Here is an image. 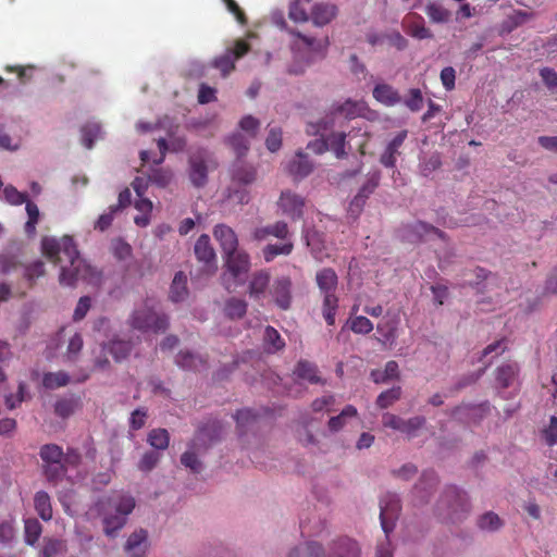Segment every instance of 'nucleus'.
Returning a JSON list of instances; mask_svg holds the SVG:
<instances>
[{
  "label": "nucleus",
  "mask_w": 557,
  "mask_h": 557,
  "mask_svg": "<svg viewBox=\"0 0 557 557\" xmlns=\"http://www.w3.org/2000/svg\"><path fill=\"white\" fill-rule=\"evenodd\" d=\"M44 255L54 264H60L59 282L63 286H75L78 280H88L94 269L79 256L71 236L60 239L45 236L41 239Z\"/></svg>",
  "instance_id": "f257e3e1"
},
{
  "label": "nucleus",
  "mask_w": 557,
  "mask_h": 557,
  "mask_svg": "<svg viewBox=\"0 0 557 557\" xmlns=\"http://www.w3.org/2000/svg\"><path fill=\"white\" fill-rule=\"evenodd\" d=\"M135 506V498L124 491H112L110 494L100 497L95 504V509L102 518L104 534L114 537L126 524L127 517Z\"/></svg>",
  "instance_id": "f03ea898"
},
{
  "label": "nucleus",
  "mask_w": 557,
  "mask_h": 557,
  "mask_svg": "<svg viewBox=\"0 0 557 557\" xmlns=\"http://www.w3.org/2000/svg\"><path fill=\"white\" fill-rule=\"evenodd\" d=\"M470 511L471 504L466 492L455 485L446 486L436 505L437 516L455 523L466 519Z\"/></svg>",
  "instance_id": "7ed1b4c3"
},
{
  "label": "nucleus",
  "mask_w": 557,
  "mask_h": 557,
  "mask_svg": "<svg viewBox=\"0 0 557 557\" xmlns=\"http://www.w3.org/2000/svg\"><path fill=\"white\" fill-rule=\"evenodd\" d=\"M257 178V170L253 165L237 160L231 169V183L226 188L228 199L244 205L249 201L247 187Z\"/></svg>",
  "instance_id": "20e7f679"
},
{
  "label": "nucleus",
  "mask_w": 557,
  "mask_h": 557,
  "mask_svg": "<svg viewBox=\"0 0 557 557\" xmlns=\"http://www.w3.org/2000/svg\"><path fill=\"white\" fill-rule=\"evenodd\" d=\"M359 554L357 542L343 537L335 543L332 557H360ZM288 557H324V548L317 542H308L304 546L294 548Z\"/></svg>",
  "instance_id": "39448f33"
},
{
  "label": "nucleus",
  "mask_w": 557,
  "mask_h": 557,
  "mask_svg": "<svg viewBox=\"0 0 557 557\" xmlns=\"http://www.w3.org/2000/svg\"><path fill=\"white\" fill-rule=\"evenodd\" d=\"M129 323L132 327L141 332L163 333L169 327V317L145 304L134 310Z\"/></svg>",
  "instance_id": "423d86ee"
},
{
  "label": "nucleus",
  "mask_w": 557,
  "mask_h": 557,
  "mask_svg": "<svg viewBox=\"0 0 557 557\" xmlns=\"http://www.w3.org/2000/svg\"><path fill=\"white\" fill-rule=\"evenodd\" d=\"M249 50L250 45L243 39H238L233 48H227L223 54L214 58L211 65L225 77L235 69V61L244 57Z\"/></svg>",
  "instance_id": "0eeeda50"
},
{
  "label": "nucleus",
  "mask_w": 557,
  "mask_h": 557,
  "mask_svg": "<svg viewBox=\"0 0 557 557\" xmlns=\"http://www.w3.org/2000/svg\"><path fill=\"white\" fill-rule=\"evenodd\" d=\"M401 510L400 499L395 493H386L380 500V520L384 533L389 534Z\"/></svg>",
  "instance_id": "6e6552de"
},
{
  "label": "nucleus",
  "mask_w": 557,
  "mask_h": 557,
  "mask_svg": "<svg viewBox=\"0 0 557 557\" xmlns=\"http://www.w3.org/2000/svg\"><path fill=\"white\" fill-rule=\"evenodd\" d=\"M293 282L289 276L276 277L269 288V293L275 306L287 311L293 302Z\"/></svg>",
  "instance_id": "1a4fd4ad"
},
{
  "label": "nucleus",
  "mask_w": 557,
  "mask_h": 557,
  "mask_svg": "<svg viewBox=\"0 0 557 557\" xmlns=\"http://www.w3.org/2000/svg\"><path fill=\"white\" fill-rule=\"evenodd\" d=\"M384 428H389L399 431L409 437L414 436L416 432L425 423L424 417H413L405 420L396 414L386 412L382 417Z\"/></svg>",
  "instance_id": "9d476101"
},
{
  "label": "nucleus",
  "mask_w": 557,
  "mask_h": 557,
  "mask_svg": "<svg viewBox=\"0 0 557 557\" xmlns=\"http://www.w3.org/2000/svg\"><path fill=\"white\" fill-rule=\"evenodd\" d=\"M305 205V198L289 189L283 190L277 200L282 213L294 221L302 218Z\"/></svg>",
  "instance_id": "9b49d317"
},
{
  "label": "nucleus",
  "mask_w": 557,
  "mask_h": 557,
  "mask_svg": "<svg viewBox=\"0 0 557 557\" xmlns=\"http://www.w3.org/2000/svg\"><path fill=\"white\" fill-rule=\"evenodd\" d=\"M438 484V478L433 470H425L412 490L414 505L428 504Z\"/></svg>",
  "instance_id": "f8f14e48"
},
{
  "label": "nucleus",
  "mask_w": 557,
  "mask_h": 557,
  "mask_svg": "<svg viewBox=\"0 0 557 557\" xmlns=\"http://www.w3.org/2000/svg\"><path fill=\"white\" fill-rule=\"evenodd\" d=\"M189 178L194 186L202 187L208 181L206 152L200 150L189 158Z\"/></svg>",
  "instance_id": "ddd939ff"
},
{
  "label": "nucleus",
  "mask_w": 557,
  "mask_h": 557,
  "mask_svg": "<svg viewBox=\"0 0 557 557\" xmlns=\"http://www.w3.org/2000/svg\"><path fill=\"white\" fill-rule=\"evenodd\" d=\"M289 35L294 37L293 44L295 46H302L312 52H322L330 44L327 36L317 37L314 35L302 33L297 28L295 30H289Z\"/></svg>",
  "instance_id": "4468645a"
},
{
  "label": "nucleus",
  "mask_w": 557,
  "mask_h": 557,
  "mask_svg": "<svg viewBox=\"0 0 557 557\" xmlns=\"http://www.w3.org/2000/svg\"><path fill=\"white\" fill-rule=\"evenodd\" d=\"M194 250L197 259L203 262L206 271L212 273L215 270V252L210 244V237L206 234L200 235Z\"/></svg>",
  "instance_id": "2eb2a0df"
},
{
  "label": "nucleus",
  "mask_w": 557,
  "mask_h": 557,
  "mask_svg": "<svg viewBox=\"0 0 557 557\" xmlns=\"http://www.w3.org/2000/svg\"><path fill=\"white\" fill-rule=\"evenodd\" d=\"M225 257L227 270L234 278H239L249 271L250 258L247 252L236 249L232 253H226Z\"/></svg>",
  "instance_id": "dca6fc26"
},
{
  "label": "nucleus",
  "mask_w": 557,
  "mask_h": 557,
  "mask_svg": "<svg viewBox=\"0 0 557 557\" xmlns=\"http://www.w3.org/2000/svg\"><path fill=\"white\" fill-rule=\"evenodd\" d=\"M270 272L268 270H259L251 274L248 284L249 297L253 300H260L264 297L265 290L270 288Z\"/></svg>",
  "instance_id": "f3484780"
},
{
  "label": "nucleus",
  "mask_w": 557,
  "mask_h": 557,
  "mask_svg": "<svg viewBox=\"0 0 557 557\" xmlns=\"http://www.w3.org/2000/svg\"><path fill=\"white\" fill-rule=\"evenodd\" d=\"M148 548V533L144 529L133 532L125 544V552L129 557H145Z\"/></svg>",
  "instance_id": "a211bd4d"
},
{
  "label": "nucleus",
  "mask_w": 557,
  "mask_h": 557,
  "mask_svg": "<svg viewBox=\"0 0 557 557\" xmlns=\"http://www.w3.org/2000/svg\"><path fill=\"white\" fill-rule=\"evenodd\" d=\"M337 15V7L331 3H315L310 12L313 25L323 27L330 24Z\"/></svg>",
  "instance_id": "6ab92c4d"
},
{
  "label": "nucleus",
  "mask_w": 557,
  "mask_h": 557,
  "mask_svg": "<svg viewBox=\"0 0 557 557\" xmlns=\"http://www.w3.org/2000/svg\"><path fill=\"white\" fill-rule=\"evenodd\" d=\"M213 235L220 243L221 248L226 253H232L237 249L238 239L235 232L225 224H219L214 227Z\"/></svg>",
  "instance_id": "aec40b11"
},
{
  "label": "nucleus",
  "mask_w": 557,
  "mask_h": 557,
  "mask_svg": "<svg viewBox=\"0 0 557 557\" xmlns=\"http://www.w3.org/2000/svg\"><path fill=\"white\" fill-rule=\"evenodd\" d=\"M407 138V131L399 132L387 145L385 151L381 154L380 162L386 168H395L398 149Z\"/></svg>",
  "instance_id": "412c9836"
},
{
  "label": "nucleus",
  "mask_w": 557,
  "mask_h": 557,
  "mask_svg": "<svg viewBox=\"0 0 557 557\" xmlns=\"http://www.w3.org/2000/svg\"><path fill=\"white\" fill-rule=\"evenodd\" d=\"M315 282L323 295L335 294L338 284V277L332 268H323L317 272Z\"/></svg>",
  "instance_id": "4be33fe9"
},
{
  "label": "nucleus",
  "mask_w": 557,
  "mask_h": 557,
  "mask_svg": "<svg viewBox=\"0 0 557 557\" xmlns=\"http://www.w3.org/2000/svg\"><path fill=\"white\" fill-rule=\"evenodd\" d=\"M373 97L376 101L386 107H393L401 101L399 92L388 84H377L373 89Z\"/></svg>",
  "instance_id": "5701e85b"
},
{
  "label": "nucleus",
  "mask_w": 557,
  "mask_h": 557,
  "mask_svg": "<svg viewBox=\"0 0 557 557\" xmlns=\"http://www.w3.org/2000/svg\"><path fill=\"white\" fill-rule=\"evenodd\" d=\"M313 170V164L308 156L298 151L295 158L288 164V172L295 178H304L308 176Z\"/></svg>",
  "instance_id": "b1692460"
},
{
  "label": "nucleus",
  "mask_w": 557,
  "mask_h": 557,
  "mask_svg": "<svg viewBox=\"0 0 557 557\" xmlns=\"http://www.w3.org/2000/svg\"><path fill=\"white\" fill-rule=\"evenodd\" d=\"M132 351V343L129 341L113 339L101 347V352L113 357L115 361H122L127 358Z\"/></svg>",
  "instance_id": "393cba45"
},
{
  "label": "nucleus",
  "mask_w": 557,
  "mask_h": 557,
  "mask_svg": "<svg viewBox=\"0 0 557 557\" xmlns=\"http://www.w3.org/2000/svg\"><path fill=\"white\" fill-rule=\"evenodd\" d=\"M532 17V14L522 11V10H515L511 14H509L500 24L499 34H510L519 26L527 23Z\"/></svg>",
  "instance_id": "a878e982"
},
{
  "label": "nucleus",
  "mask_w": 557,
  "mask_h": 557,
  "mask_svg": "<svg viewBox=\"0 0 557 557\" xmlns=\"http://www.w3.org/2000/svg\"><path fill=\"white\" fill-rule=\"evenodd\" d=\"M318 372V367L308 360L298 361L294 370V374L298 379L305 380L311 384H323L324 382L319 376Z\"/></svg>",
  "instance_id": "bb28decb"
},
{
  "label": "nucleus",
  "mask_w": 557,
  "mask_h": 557,
  "mask_svg": "<svg viewBox=\"0 0 557 557\" xmlns=\"http://www.w3.org/2000/svg\"><path fill=\"white\" fill-rule=\"evenodd\" d=\"M34 508L44 521H50L53 517L51 498L45 491L36 492L34 495Z\"/></svg>",
  "instance_id": "cd10ccee"
},
{
  "label": "nucleus",
  "mask_w": 557,
  "mask_h": 557,
  "mask_svg": "<svg viewBox=\"0 0 557 557\" xmlns=\"http://www.w3.org/2000/svg\"><path fill=\"white\" fill-rule=\"evenodd\" d=\"M188 296L187 289V276L182 272H177L174 275L170 287V299L173 302H181L185 300Z\"/></svg>",
  "instance_id": "c85d7f7f"
},
{
  "label": "nucleus",
  "mask_w": 557,
  "mask_h": 557,
  "mask_svg": "<svg viewBox=\"0 0 557 557\" xmlns=\"http://www.w3.org/2000/svg\"><path fill=\"white\" fill-rule=\"evenodd\" d=\"M519 368L517 363H506L496 369V383L502 388L509 387L517 374H518Z\"/></svg>",
  "instance_id": "c756f323"
},
{
  "label": "nucleus",
  "mask_w": 557,
  "mask_h": 557,
  "mask_svg": "<svg viewBox=\"0 0 557 557\" xmlns=\"http://www.w3.org/2000/svg\"><path fill=\"white\" fill-rule=\"evenodd\" d=\"M294 244L292 240H286L283 244H269L262 249V255L265 262L273 261L277 256H288L293 252Z\"/></svg>",
  "instance_id": "7c9ffc66"
},
{
  "label": "nucleus",
  "mask_w": 557,
  "mask_h": 557,
  "mask_svg": "<svg viewBox=\"0 0 557 557\" xmlns=\"http://www.w3.org/2000/svg\"><path fill=\"white\" fill-rule=\"evenodd\" d=\"M264 348L270 354H275L285 347V342L273 326H267L263 333Z\"/></svg>",
  "instance_id": "2f4dec72"
},
{
  "label": "nucleus",
  "mask_w": 557,
  "mask_h": 557,
  "mask_svg": "<svg viewBox=\"0 0 557 557\" xmlns=\"http://www.w3.org/2000/svg\"><path fill=\"white\" fill-rule=\"evenodd\" d=\"M176 363L183 369L199 371L200 369L205 368L206 360L200 356H196L189 351L182 350L176 356Z\"/></svg>",
  "instance_id": "473e14b6"
},
{
  "label": "nucleus",
  "mask_w": 557,
  "mask_h": 557,
  "mask_svg": "<svg viewBox=\"0 0 557 557\" xmlns=\"http://www.w3.org/2000/svg\"><path fill=\"white\" fill-rule=\"evenodd\" d=\"M42 533V525L36 518L24 520V541L27 545L34 546Z\"/></svg>",
  "instance_id": "72a5a7b5"
},
{
  "label": "nucleus",
  "mask_w": 557,
  "mask_h": 557,
  "mask_svg": "<svg viewBox=\"0 0 557 557\" xmlns=\"http://www.w3.org/2000/svg\"><path fill=\"white\" fill-rule=\"evenodd\" d=\"M71 381V376L64 371L47 372L42 376V386L47 389H55L66 386Z\"/></svg>",
  "instance_id": "f704fd0d"
},
{
  "label": "nucleus",
  "mask_w": 557,
  "mask_h": 557,
  "mask_svg": "<svg viewBox=\"0 0 557 557\" xmlns=\"http://www.w3.org/2000/svg\"><path fill=\"white\" fill-rule=\"evenodd\" d=\"M338 309V297L335 294L323 295L322 314L327 325L335 324V315Z\"/></svg>",
  "instance_id": "c9c22d12"
},
{
  "label": "nucleus",
  "mask_w": 557,
  "mask_h": 557,
  "mask_svg": "<svg viewBox=\"0 0 557 557\" xmlns=\"http://www.w3.org/2000/svg\"><path fill=\"white\" fill-rule=\"evenodd\" d=\"M247 307L246 300L231 297L224 305V312L230 319H242L247 312Z\"/></svg>",
  "instance_id": "e433bc0d"
},
{
  "label": "nucleus",
  "mask_w": 557,
  "mask_h": 557,
  "mask_svg": "<svg viewBox=\"0 0 557 557\" xmlns=\"http://www.w3.org/2000/svg\"><path fill=\"white\" fill-rule=\"evenodd\" d=\"M329 150L333 151L336 158L342 159L346 156V134L343 132L331 133L326 138Z\"/></svg>",
  "instance_id": "4c0bfd02"
},
{
  "label": "nucleus",
  "mask_w": 557,
  "mask_h": 557,
  "mask_svg": "<svg viewBox=\"0 0 557 557\" xmlns=\"http://www.w3.org/2000/svg\"><path fill=\"white\" fill-rule=\"evenodd\" d=\"M101 137V126L96 122H88L82 127V143L87 149H91L95 140Z\"/></svg>",
  "instance_id": "58836bf2"
},
{
  "label": "nucleus",
  "mask_w": 557,
  "mask_h": 557,
  "mask_svg": "<svg viewBox=\"0 0 557 557\" xmlns=\"http://www.w3.org/2000/svg\"><path fill=\"white\" fill-rule=\"evenodd\" d=\"M331 113L333 115H342L345 119H354L360 113V104L356 101L347 99L345 102L341 104H334L332 107Z\"/></svg>",
  "instance_id": "ea45409f"
},
{
  "label": "nucleus",
  "mask_w": 557,
  "mask_h": 557,
  "mask_svg": "<svg viewBox=\"0 0 557 557\" xmlns=\"http://www.w3.org/2000/svg\"><path fill=\"white\" fill-rule=\"evenodd\" d=\"M476 524L482 531L494 532L503 527V521L497 513L487 511L478 518Z\"/></svg>",
  "instance_id": "a19ab883"
},
{
  "label": "nucleus",
  "mask_w": 557,
  "mask_h": 557,
  "mask_svg": "<svg viewBox=\"0 0 557 557\" xmlns=\"http://www.w3.org/2000/svg\"><path fill=\"white\" fill-rule=\"evenodd\" d=\"M26 213H27V221L24 225V231L28 237H34L36 235V225L39 221V209L37 205L33 201L26 202Z\"/></svg>",
  "instance_id": "79ce46f5"
},
{
  "label": "nucleus",
  "mask_w": 557,
  "mask_h": 557,
  "mask_svg": "<svg viewBox=\"0 0 557 557\" xmlns=\"http://www.w3.org/2000/svg\"><path fill=\"white\" fill-rule=\"evenodd\" d=\"M147 442L156 449L164 450L170 444V434L165 429H153L149 432Z\"/></svg>",
  "instance_id": "37998d69"
},
{
  "label": "nucleus",
  "mask_w": 557,
  "mask_h": 557,
  "mask_svg": "<svg viewBox=\"0 0 557 557\" xmlns=\"http://www.w3.org/2000/svg\"><path fill=\"white\" fill-rule=\"evenodd\" d=\"M78 400L74 398H61L54 404V413L60 418H69L78 407Z\"/></svg>",
  "instance_id": "c03bdc74"
},
{
  "label": "nucleus",
  "mask_w": 557,
  "mask_h": 557,
  "mask_svg": "<svg viewBox=\"0 0 557 557\" xmlns=\"http://www.w3.org/2000/svg\"><path fill=\"white\" fill-rule=\"evenodd\" d=\"M39 455L45 463L62 462L63 450L55 444H47L40 448Z\"/></svg>",
  "instance_id": "a18cd8bd"
},
{
  "label": "nucleus",
  "mask_w": 557,
  "mask_h": 557,
  "mask_svg": "<svg viewBox=\"0 0 557 557\" xmlns=\"http://www.w3.org/2000/svg\"><path fill=\"white\" fill-rule=\"evenodd\" d=\"M425 13L434 23H446L450 18V12L444 7L434 2L426 4Z\"/></svg>",
  "instance_id": "49530a36"
},
{
  "label": "nucleus",
  "mask_w": 557,
  "mask_h": 557,
  "mask_svg": "<svg viewBox=\"0 0 557 557\" xmlns=\"http://www.w3.org/2000/svg\"><path fill=\"white\" fill-rule=\"evenodd\" d=\"M356 416L357 409L352 405H347L338 416L332 417L329 420V429L332 432H337L345 425L346 418Z\"/></svg>",
  "instance_id": "de8ad7c7"
},
{
  "label": "nucleus",
  "mask_w": 557,
  "mask_h": 557,
  "mask_svg": "<svg viewBox=\"0 0 557 557\" xmlns=\"http://www.w3.org/2000/svg\"><path fill=\"white\" fill-rule=\"evenodd\" d=\"M401 396V387L400 386H394L387 391L382 392L376 399V405L382 408H388L392 406L395 401H397Z\"/></svg>",
  "instance_id": "09e8293b"
},
{
  "label": "nucleus",
  "mask_w": 557,
  "mask_h": 557,
  "mask_svg": "<svg viewBox=\"0 0 557 557\" xmlns=\"http://www.w3.org/2000/svg\"><path fill=\"white\" fill-rule=\"evenodd\" d=\"M64 542L58 539H45L40 550L41 557H55L64 550Z\"/></svg>",
  "instance_id": "8fccbe9b"
},
{
  "label": "nucleus",
  "mask_w": 557,
  "mask_h": 557,
  "mask_svg": "<svg viewBox=\"0 0 557 557\" xmlns=\"http://www.w3.org/2000/svg\"><path fill=\"white\" fill-rule=\"evenodd\" d=\"M349 327L356 334H369L373 330V323L364 315H356L349 320Z\"/></svg>",
  "instance_id": "3c124183"
},
{
  "label": "nucleus",
  "mask_w": 557,
  "mask_h": 557,
  "mask_svg": "<svg viewBox=\"0 0 557 557\" xmlns=\"http://www.w3.org/2000/svg\"><path fill=\"white\" fill-rule=\"evenodd\" d=\"M234 418L240 432H244L245 429L251 426L257 421L258 414L251 409H242L235 413Z\"/></svg>",
  "instance_id": "603ef678"
},
{
  "label": "nucleus",
  "mask_w": 557,
  "mask_h": 557,
  "mask_svg": "<svg viewBox=\"0 0 557 557\" xmlns=\"http://www.w3.org/2000/svg\"><path fill=\"white\" fill-rule=\"evenodd\" d=\"M407 34L418 39L432 38V33L423 24L422 17L419 16L418 22H411L406 28Z\"/></svg>",
  "instance_id": "864d4df0"
},
{
  "label": "nucleus",
  "mask_w": 557,
  "mask_h": 557,
  "mask_svg": "<svg viewBox=\"0 0 557 557\" xmlns=\"http://www.w3.org/2000/svg\"><path fill=\"white\" fill-rule=\"evenodd\" d=\"M44 472L48 481L57 482L65 474L66 467L63 462L46 463Z\"/></svg>",
  "instance_id": "5fc2aeb1"
},
{
  "label": "nucleus",
  "mask_w": 557,
  "mask_h": 557,
  "mask_svg": "<svg viewBox=\"0 0 557 557\" xmlns=\"http://www.w3.org/2000/svg\"><path fill=\"white\" fill-rule=\"evenodd\" d=\"M288 17L295 23H306L309 21V15L305 8H302L299 1L295 0L289 4Z\"/></svg>",
  "instance_id": "6e6d98bb"
},
{
  "label": "nucleus",
  "mask_w": 557,
  "mask_h": 557,
  "mask_svg": "<svg viewBox=\"0 0 557 557\" xmlns=\"http://www.w3.org/2000/svg\"><path fill=\"white\" fill-rule=\"evenodd\" d=\"M406 107L412 111L418 112L423 107V96L419 88H411L408 98L405 100Z\"/></svg>",
  "instance_id": "4d7b16f0"
},
{
  "label": "nucleus",
  "mask_w": 557,
  "mask_h": 557,
  "mask_svg": "<svg viewBox=\"0 0 557 557\" xmlns=\"http://www.w3.org/2000/svg\"><path fill=\"white\" fill-rule=\"evenodd\" d=\"M3 194H4V197H5V200L13 205V206H18V205H22V203H26L28 200H27V195L25 193H21L18 191L14 186L12 185H8L4 187L3 189Z\"/></svg>",
  "instance_id": "13d9d810"
},
{
  "label": "nucleus",
  "mask_w": 557,
  "mask_h": 557,
  "mask_svg": "<svg viewBox=\"0 0 557 557\" xmlns=\"http://www.w3.org/2000/svg\"><path fill=\"white\" fill-rule=\"evenodd\" d=\"M282 129L280 127H272L265 139V146L271 152L277 151L282 146Z\"/></svg>",
  "instance_id": "bf43d9fd"
},
{
  "label": "nucleus",
  "mask_w": 557,
  "mask_h": 557,
  "mask_svg": "<svg viewBox=\"0 0 557 557\" xmlns=\"http://www.w3.org/2000/svg\"><path fill=\"white\" fill-rule=\"evenodd\" d=\"M113 256L119 260H126L132 256V247L123 239H115L112 243Z\"/></svg>",
  "instance_id": "052dcab7"
},
{
  "label": "nucleus",
  "mask_w": 557,
  "mask_h": 557,
  "mask_svg": "<svg viewBox=\"0 0 557 557\" xmlns=\"http://www.w3.org/2000/svg\"><path fill=\"white\" fill-rule=\"evenodd\" d=\"M25 394H26V385L25 383L21 382L17 387L16 395H8L5 396V406L8 409L13 410L17 406H20L25 400Z\"/></svg>",
  "instance_id": "680f3d73"
},
{
  "label": "nucleus",
  "mask_w": 557,
  "mask_h": 557,
  "mask_svg": "<svg viewBox=\"0 0 557 557\" xmlns=\"http://www.w3.org/2000/svg\"><path fill=\"white\" fill-rule=\"evenodd\" d=\"M46 273L45 263L37 260L25 268V277L33 283L35 280L44 276Z\"/></svg>",
  "instance_id": "e2e57ef3"
},
{
  "label": "nucleus",
  "mask_w": 557,
  "mask_h": 557,
  "mask_svg": "<svg viewBox=\"0 0 557 557\" xmlns=\"http://www.w3.org/2000/svg\"><path fill=\"white\" fill-rule=\"evenodd\" d=\"M160 460V454L156 451H147L141 457L138 469L145 472L151 471Z\"/></svg>",
  "instance_id": "0e129e2a"
},
{
  "label": "nucleus",
  "mask_w": 557,
  "mask_h": 557,
  "mask_svg": "<svg viewBox=\"0 0 557 557\" xmlns=\"http://www.w3.org/2000/svg\"><path fill=\"white\" fill-rule=\"evenodd\" d=\"M231 147L235 150L238 157L244 156L248 149V140L242 134H234L228 139Z\"/></svg>",
  "instance_id": "69168bd1"
},
{
  "label": "nucleus",
  "mask_w": 557,
  "mask_h": 557,
  "mask_svg": "<svg viewBox=\"0 0 557 557\" xmlns=\"http://www.w3.org/2000/svg\"><path fill=\"white\" fill-rule=\"evenodd\" d=\"M379 183H380V173L374 172L368 177L367 182L361 186L358 194L363 195L364 198L368 199L369 196L371 194H373V191L376 189V187L379 186Z\"/></svg>",
  "instance_id": "338daca9"
},
{
  "label": "nucleus",
  "mask_w": 557,
  "mask_h": 557,
  "mask_svg": "<svg viewBox=\"0 0 557 557\" xmlns=\"http://www.w3.org/2000/svg\"><path fill=\"white\" fill-rule=\"evenodd\" d=\"M544 437L547 445L557 444V417H552L548 426L544 430Z\"/></svg>",
  "instance_id": "774afa93"
}]
</instances>
